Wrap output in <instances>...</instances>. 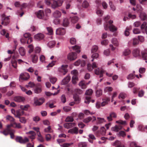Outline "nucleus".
<instances>
[{"label":"nucleus","mask_w":147,"mask_h":147,"mask_svg":"<svg viewBox=\"0 0 147 147\" xmlns=\"http://www.w3.org/2000/svg\"><path fill=\"white\" fill-rule=\"evenodd\" d=\"M63 2L62 0H57V1H53L51 3V7L52 8L55 9L56 8L61 6ZM45 3L47 5H50L51 3L50 0H46Z\"/></svg>","instance_id":"obj_1"},{"label":"nucleus","mask_w":147,"mask_h":147,"mask_svg":"<svg viewBox=\"0 0 147 147\" xmlns=\"http://www.w3.org/2000/svg\"><path fill=\"white\" fill-rule=\"evenodd\" d=\"M113 23V21L111 20H109L108 22H106L104 24V27L105 30H107L109 29L112 32H114L117 31V28L112 24Z\"/></svg>","instance_id":"obj_2"},{"label":"nucleus","mask_w":147,"mask_h":147,"mask_svg":"<svg viewBox=\"0 0 147 147\" xmlns=\"http://www.w3.org/2000/svg\"><path fill=\"white\" fill-rule=\"evenodd\" d=\"M15 140L16 142L22 144H25L29 142V140L27 138L25 137L23 138L21 136H16Z\"/></svg>","instance_id":"obj_3"},{"label":"nucleus","mask_w":147,"mask_h":147,"mask_svg":"<svg viewBox=\"0 0 147 147\" xmlns=\"http://www.w3.org/2000/svg\"><path fill=\"white\" fill-rule=\"evenodd\" d=\"M71 73L73 75L72 79V83L74 84H75L78 80V78L77 77V71L76 70H74L71 71Z\"/></svg>","instance_id":"obj_4"},{"label":"nucleus","mask_w":147,"mask_h":147,"mask_svg":"<svg viewBox=\"0 0 147 147\" xmlns=\"http://www.w3.org/2000/svg\"><path fill=\"white\" fill-rule=\"evenodd\" d=\"M1 24L5 26L8 25L10 21L8 17H6L4 14H3L1 16Z\"/></svg>","instance_id":"obj_5"},{"label":"nucleus","mask_w":147,"mask_h":147,"mask_svg":"<svg viewBox=\"0 0 147 147\" xmlns=\"http://www.w3.org/2000/svg\"><path fill=\"white\" fill-rule=\"evenodd\" d=\"M77 53L74 52L69 53L67 56V59L70 61L75 60L77 58Z\"/></svg>","instance_id":"obj_6"},{"label":"nucleus","mask_w":147,"mask_h":147,"mask_svg":"<svg viewBox=\"0 0 147 147\" xmlns=\"http://www.w3.org/2000/svg\"><path fill=\"white\" fill-rule=\"evenodd\" d=\"M68 65H63L61 68L58 69L59 71L63 75H65L68 71L67 68Z\"/></svg>","instance_id":"obj_7"},{"label":"nucleus","mask_w":147,"mask_h":147,"mask_svg":"<svg viewBox=\"0 0 147 147\" xmlns=\"http://www.w3.org/2000/svg\"><path fill=\"white\" fill-rule=\"evenodd\" d=\"M34 103L36 105H40L44 102L43 98H40L38 99L37 97H35L34 98Z\"/></svg>","instance_id":"obj_8"},{"label":"nucleus","mask_w":147,"mask_h":147,"mask_svg":"<svg viewBox=\"0 0 147 147\" xmlns=\"http://www.w3.org/2000/svg\"><path fill=\"white\" fill-rule=\"evenodd\" d=\"M30 77V75L28 73H25L21 74L20 76V80L21 79L22 80H26L28 79Z\"/></svg>","instance_id":"obj_9"},{"label":"nucleus","mask_w":147,"mask_h":147,"mask_svg":"<svg viewBox=\"0 0 147 147\" xmlns=\"http://www.w3.org/2000/svg\"><path fill=\"white\" fill-rule=\"evenodd\" d=\"M12 125H7V128L4 130L3 132V134L5 135H7L9 134L12 129L11 128Z\"/></svg>","instance_id":"obj_10"},{"label":"nucleus","mask_w":147,"mask_h":147,"mask_svg":"<svg viewBox=\"0 0 147 147\" xmlns=\"http://www.w3.org/2000/svg\"><path fill=\"white\" fill-rule=\"evenodd\" d=\"M104 71L103 70H100L99 68H98L95 70V74L99 76L100 78L102 77L103 76V74L104 73Z\"/></svg>","instance_id":"obj_11"},{"label":"nucleus","mask_w":147,"mask_h":147,"mask_svg":"<svg viewBox=\"0 0 147 147\" xmlns=\"http://www.w3.org/2000/svg\"><path fill=\"white\" fill-rule=\"evenodd\" d=\"M14 100L15 101L17 102H21L24 101L25 98L23 97L17 96L14 98Z\"/></svg>","instance_id":"obj_12"},{"label":"nucleus","mask_w":147,"mask_h":147,"mask_svg":"<svg viewBox=\"0 0 147 147\" xmlns=\"http://www.w3.org/2000/svg\"><path fill=\"white\" fill-rule=\"evenodd\" d=\"M116 117V114L114 112H111L110 113L109 116L107 117V119L109 121H112L113 118H115Z\"/></svg>","instance_id":"obj_13"},{"label":"nucleus","mask_w":147,"mask_h":147,"mask_svg":"<svg viewBox=\"0 0 147 147\" xmlns=\"http://www.w3.org/2000/svg\"><path fill=\"white\" fill-rule=\"evenodd\" d=\"M36 14L37 17L39 19H42L44 16V13L43 11L40 10L38 12L36 13Z\"/></svg>","instance_id":"obj_14"},{"label":"nucleus","mask_w":147,"mask_h":147,"mask_svg":"<svg viewBox=\"0 0 147 147\" xmlns=\"http://www.w3.org/2000/svg\"><path fill=\"white\" fill-rule=\"evenodd\" d=\"M65 31L63 28H60L57 29L56 34L60 35H63L65 34Z\"/></svg>","instance_id":"obj_15"},{"label":"nucleus","mask_w":147,"mask_h":147,"mask_svg":"<svg viewBox=\"0 0 147 147\" xmlns=\"http://www.w3.org/2000/svg\"><path fill=\"white\" fill-rule=\"evenodd\" d=\"M24 112L23 111L21 110H19L17 111L16 113L15 114V115L16 117L20 118V116L24 115Z\"/></svg>","instance_id":"obj_16"},{"label":"nucleus","mask_w":147,"mask_h":147,"mask_svg":"<svg viewBox=\"0 0 147 147\" xmlns=\"http://www.w3.org/2000/svg\"><path fill=\"white\" fill-rule=\"evenodd\" d=\"M139 43V40L136 38H134L133 39L129 41L128 44L130 45L132 44L133 45H135L138 44Z\"/></svg>","instance_id":"obj_17"},{"label":"nucleus","mask_w":147,"mask_h":147,"mask_svg":"<svg viewBox=\"0 0 147 147\" xmlns=\"http://www.w3.org/2000/svg\"><path fill=\"white\" fill-rule=\"evenodd\" d=\"M41 87V85L40 84H37L34 90L35 92L37 94L40 93L42 91Z\"/></svg>","instance_id":"obj_18"},{"label":"nucleus","mask_w":147,"mask_h":147,"mask_svg":"<svg viewBox=\"0 0 147 147\" xmlns=\"http://www.w3.org/2000/svg\"><path fill=\"white\" fill-rule=\"evenodd\" d=\"M90 82L88 83L84 81H81L80 82L79 84V85L81 87L82 89H85L86 88V85L90 83Z\"/></svg>","instance_id":"obj_19"},{"label":"nucleus","mask_w":147,"mask_h":147,"mask_svg":"<svg viewBox=\"0 0 147 147\" xmlns=\"http://www.w3.org/2000/svg\"><path fill=\"white\" fill-rule=\"evenodd\" d=\"M70 80V77L69 76H67L64 78L62 80L61 84L62 85L67 84L69 81Z\"/></svg>","instance_id":"obj_20"},{"label":"nucleus","mask_w":147,"mask_h":147,"mask_svg":"<svg viewBox=\"0 0 147 147\" xmlns=\"http://www.w3.org/2000/svg\"><path fill=\"white\" fill-rule=\"evenodd\" d=\"M26 134H30V136H28V137L32 139H34L35 138V136L36 135V134L35 132L33 131H30L29 132H27Z\"/></svg>","instance_id":"obj_21"},{"label":"nucleus","mask_w":147,"mask_h":147,"mask_svg":"<svg viewBox=\"0 0 147 147\" xmlns=\"http://www.w3.org/2000/svg\"><path fill=\"white\" fill-rule=\"evenodd\" d=\"M75 126V123H66L64 124L65 128L69 129Z\"/></svg>","instance_id":"obj_22"},{"label":"nucleus","mask_w":147,"mask_h":147,"mask_svg":"<svg viewBox=\"0 0 147 147\" xmlns=\"http://www.w3.org/2000/svg\"><path fill=\"white\" fill-rule=\"evenodd\" d=\"M97 66L96 63L95 62H93L92 63V65L89 64L87 65V69L89 71H92L94 68L96 67Z\"/></svg>","instance_id":"obj_23"},{"label":"nucleus","mask_w":147,"mask_h":147,"mask_svg":"<svg viewBox=\"0 0 147 147\" xmlns=\"http://www.w3.org/2000/svg\"><path fill=\"white\" fill-rule=\"evenodd\" d=\"M44 37V35L43 34L38 33L35 36L34 38L38 40H40L43 39Z\"/></svg>","instance_id":"obj_24"},{"label":"nucleus","mask_w":147,"mask_h":147,"mask_svg":"<svg viewBox=\"0 0 147 147\" xmlns=\"http://www.w3.org/2000/svg\"><path fill=\"white\" fill-rule=\"evenodd\" d=\"M133 55L135 57H137L140 56V52L139 50L138 49H134L132 52Z\"/></svg>","instance_id":"obj_25"},{"label":"nucleus","mask_w":147,"mask_h":147,"mask_svg":"<svg viewBox=\"0 0 147 147\" xmlns=\"http://www.w3.org/2000/svg\"><path fill=\"white\" fill-rule=\"evenodd\" d=\"M32 60L33 63H36L37 62L38 60V57L35 54H32L31 55Z\"/></svg>","instance_id":"obj_26"},{"label":"nucleus","mask_w":147,"mask_h":147,"mask_svg":"<svg viewBox=\"0 0 147 147\" xmlns=\"http://www.w3.org/2000/svg\"><path fill=\"white\" fill-rule=\"evenodd\" d=\"M61 12L58 10L55 11L53 13V16L55 18H60L61 16Z\"/></svg>","instance_id":"obj_27"},{"label":"nucleus","mask_w":147,"mask_h":147,"mask_svg":"<svg viewBox=\"0 0 147 147\" xmlns=\"http://www.w3.org/2000/svg\"><path fill=\"white\" fill-rule=\"evenodd\" d=\"M68 133H70L71 134H77L78 133V129L76 127L69 129L68 131Z\"/></svg>","instance_id":"obj_28"},{"label":"nucleus","mask_w":147,"mask_h":147,"mask_svg":"<svg viewBox=\"0 0 147 147\" xmlns=\"http://www.w3.org/2000/svg\"><path fill=\"white\" fill-rule=\"evenodd\" d=\"M73 98L76 103H78L80 102V98L79 97V96L78 94H74L73 96Z\"/></svg>","instance_id":"obj_29"},{"label":"nucleus","mask_w":147,"mask_h":147,"mask_svg":"<svg viewBox=\"0 0 147 147\" xmlns=\"http://www.w3.org/2000/svg\"><path fill=\"white\" fill-rule=\"evenodd\" d=\"M110 100V98L108 97H106L105 99H103V102L101 104L102 106H104L105 105L108 104V102Z\"/></svg>","instance_id":"obj_30"},{"label":"nucleus","mask_w":147,"mask_h":147,"mask_svg":"<svg viewBox=\"0 0 147 147\" xmlns=\"http://www.w3.org/2000/svg\"><path fill=\"white\" fill-rule=\"evenodd\" d=\"M91 97L90 96H86L85 97V102L87 104H89L90 102L93 103L94 102V100H91Z\"/></svg>","instance_id":"obj_31"},{"label":"nucleus","mask_w":147,"mask_h":147,"mask_svg":"<svg viewBox=\"0 0 147 147\" xmlns=\"http://www.w3.org/2000/svg\"><path fill=\"white\" fill-rule=\"evenodd\" d=\"M6 120L9 121L11 122V124L13 123L15 121V119L13 118L11 116L8 115L6 117Z\"/></svg>","instance_id":"obj_32"},{"label":"nucleus","mask_w":147,"mask_h":147,"mask_svg":"<svg viewBox=\"0 0 147 147\" xmlns=\"http://www.w3.org/2000/svg\"><path fill=\"white\" fill-rule=\"evenodd\" d=\"M19 52L22 56H24L25 54V51L24 48L22 47H21L19 49Z\"/></svg>","instance_id":"obj_33"},{"label":"nucleus","mask_w":147,"mask_h":147,"mask_svg":"<svg viewBox=\"0 0 147 147\" xmlns=\"http://www.w3.org/2000/svg\"><path fill=\"white\" fill-rule=\"evenodd\" d=\"M10 125H12L11 127L18 128H21L22 127L20 124V123H17L15 122L13 123L10 124Z\"/></svg>","instance_id":"obj_34"},{"label":"nucleus","mask_w":147,"mask_h":147,"mask_svg":"<svg viewBox=\"0 0 147 147\" xmlns=\"http://www.w3.org/2000/svg\"><path fill=\"white\" fill-rule=\"evenodd\" d=\"M78 18L77 16H74L71 17V21L73 23H75L77 22L78 21Z\"/></svg>","instance_id":"obj_35"},{"label":"nucleus","mask_w":147,"mask_h":147,"mask_svg":"<svg viewBox=\"0 0 147 147\" xmlns=\"http://www.w3.org/2000/svg\"><path fill=\"white\" fill-rule=\"evenodd\" d=\"M139 16L141 19L142 20H145L146 18L145 13L143 12H140Z\"/></svg>","instance_id":"obj_36"},{"label":"nucleus","mask_w":147,"mask_h":147,"mask_svg":"<svg viewBox=\"0 0 147 147\" xmlns=\"http://www.w3.org/2000/svg\"><path fill=\"white\" fill-rule=\"evenodd\" d=\"M119 125H115L114 127L111 128V130L115 132H117L119 130Z\"/></svg>","instance_id":"obj_37"},{"label":"nucleus","mask_w":147,"mask_h":147,"mask_svg":"<svg viewBox=\"0 0 147 147\" xmlns=\"http://www.w3.org/2000/svg\"><path fill=\"white\" fill-rule=\"evenodd\" d=\"M74 50H75L77 53H79L80 52V47L77 45L72 47Z\"/></svg>","instance_id":"obj_38"},{"label":"nucleus","mask_w":147,"mask_h":147,"mask_svg":"<svg viewBox=\"0 0 147 147\" xmlns=\"http://www.w3.org/2000/svg\"><path fill=\"white\" fill-rule=\"evenodd\" d=\"M69 22L68 20L66 18H65L63 19V25L64 26H67L69 25Z\"/></svg>","instance_id":"obj_39"},{"label":"nucleus","mask_w":147,"mask_h":147,"mask_svg":"<svg viewBox=\"0 0 147 147\" xmlns=\"http://www.w3.org/2000/svg\"><path fill=\"white\" fill-rule=\"evenodd\" d=\"M1 35H5L6 38H8L9 36V34L8 33H6V31L5 29L2 30L1 32Z\"/></svg>","instance_id":"obj_40"},{"label":"nucleus","mask_w":147,"mask_h":147,"mask_svg":"<svg viewBox=\"0 0 147 147\" xmlns=\"http://www.w3.org/2000/svg\"><path fill=\"white\" fill-rule=\"evenodd\" d=\"M131 53V51L129 49H126L123 52V55L126 56L129 55Z\"/></svg>","instance_id":"obj_41"},{"label":"nucleus","mask_w":147,"mask_h":147,"mask_svg":"<svg viewBox=\"0 0 147 147\" xmlns=\"http://www.w3.org/2000/svg\"><path fill=\"white\" fill-rule=\"evenodd\" d=\"M29 107V106L28 105H20V108L23 111V110L27 111L28 108Z\"/></svg>","instance_id":"obj_42"},{"label":"nucleus","mask_w":147,"mask_h":147,"mask_svg":"<svg viewBox=\"0 0 147 147\" xmlns=\"http://www.w3.org/2000/svg\"><path fill=\"white\" fill-rule=\"evenodd\" d=\"M55 44V42L54 41H50L48 43V46L50 47V48H52L53 47Z\"/></svg>","instance_id":"obj_43"},{"label":"nucleus","mask_w":147,"mask_h":147,"mask_svg":"<svg viewBox=\"0 0 147 147\" xmlns=\"http://www.w3.org/2000/svg\"><path fill=\"white\" fill-rule=\"evenodd\" d=\"M44 131L47 133H51L53 132V130L51 128L50 126H49L47 128L44 129Z\"/></svg>","instance_id":"obj_44"},{"label":"nucleus","mask_w":147,"mask_h":147,"mask_svg":"<svg viewBox=\"0 0 147 147\" xmlns=\"http://www.w3.org/2000/svg\"><path fill=\"white\" fill-rule=\"evenodd\" d=\"M50 82L52 84H54L57 81V78L55 77H51L49 78Z\"/></svg>","instance_id":"obj_45"},{"label":"nucleus","mask_w":147,"mask_h":147,"mask_svg":"<svg viewBox=\"0 0 147 147\" xmlns=\"http://www.w3.org/2000/svg\"><path fill=\"white\" fill-rule=\"evenodd\" d=\"M112 43L115 46H117L118 45V42L117 41V40L116 38H113L112 40Z\"/></svg>","instance_id":"obj_46"},{"label":"nucleus","mask_w":147,"mask_h":147,"mask_svg":"<svg viewBox=\"0 0 147 147\" xmlns=\"http://www.w3.org/2000/svg\"><path fill=\"white\" fill-rule=\"evenodd\" d=\"M93 92L92 89H89L86 92L85 94L86 95L90 96L92 94Z\"/></svg>","instance_id":"obj_47"},{"label":"nucleus","mask_w":147,"mask_h":147,"mask_svg":"<svg viewBox=\"0 0 147 147\" xmlns=\"http://www.w3.org/2000/svg\"><path fill=\"white\" fill-rule=\"evenodd\" d=\"M102 90L101 89H98L97 90L96 92V96L97 97H99L102 95Z\"/></svg>","instance_id":"obj_48"},{"label":"nucleus","mask_w":147,"mask_h":147,"mask_svg":"<svg viewBox=\"0 0 147 147\" xmlns=\"http://www.w3.org/2000/svg\"><path fill=\"white\" fill-rule=\"evenodd\" d=\"M131 29V27L130 26H129V27L128 28H126V30L124 32L126 36H128L129 35V30H130Z\"/></svg>","instance_id":"obj_49"},{"label":"nucleus","mask_w":147,"mask_h":147,"mask_svg":"<svg viewBox=\"0 0 147 147\" xmlns=\"http://www.w3.org/2000/svg\"><path fill=\"white\" fill-rule=\"evenodd\" d=\"M98 49V46L96 45H94L93 46L92 50L91 52L92 53H93L96 52Z\"/></svg>","instance_id":"obj_50"},{"label":"nucleus","mask_w":147,"mask_h":147,"mask_svg":"<svg viewBox=\"0 0 147 147\" xmlns=\"http://www.w3.org/2000/svg\"><path fill=\"white\" fill-rule=\"evenodd\" d=\"M113 90V88L111 87H107L105 88L104 89L105 92H111Z\"/></svg>","instance_id":"obj_51"},{"label":"nucleus","mask_w":147,"mask_h":147,"mask_svg":"<svg viewBox=\"0 0 147 147\" xmlns=\"http://www.w3.org/2000/svg\"><path fill=\"white\" fill-rule=\"evenodd\" d=\"M112 145L115 147H119V141L118 140L116 141L113 143Z\"/></svg>","instance_id":"obj_52"},{"label":"nucleus","mask_w":147,"mask_h":147,"mask_svg":"<svg viewBox=\"0 0 147 147\" xmlns=\"http://www.w3.org/2000/svg\"><path fill=\"white\" fill-rule=\"evenodd\" d=\"M98 56L99 55L98 53H94L91 56V57L92 58L91 61H93L94 59L97 58Z\"/></svg>","instance_id":"obj_53"},{"label":"nucleus","mask_w":147,"mask_h":147,"mask_svg":"<svg viewBox=\"0 0 147 147\" xmlns=\"http://www.w3.org/2000/svg\"><path fill=\"white\" fill-rule=\"evenodd\" d=\"M92 119V118L91 117H88L83 120V122L86 123H87L90 122L91 120Z\"/></svg>","instance_id":"obj_54"},{"label":"nucleus","mask_w":147,"mask_h":147,"mask_svg":"<svg viewBox=\"0 0 147 147\" xmlns=\"http://www.w3.org/2000/svg\"><path fill=\"white\" fill-rule=\"evenodd\" d=\"M79 147H86L87 146V144L85 142H81L78 144Z\"/></svg>","instance_id":"obj_55"},{"label":"nucleus","mask_w":147,"mask_h":147,"mask_svg":"<svg viewBox=\"0 0 147 147\" xmlns=\"http://www.w3.org/2000/svg\"><path fill=\"white\" fill-rule=\"evenodd\" d=\"M11 63L12 66L15 68H17V61L14 59L12 60L11 61Z\"/></svg>","instance_id":"obj_56"},{"label":"nucleus","mask_w":147,"mask_h":147,"mask_svg":"<svg viewBox=\"0 0 147 147\" xmlns=\"http://www.w3.org/2000/svg\"><path fill=\"white\" fill-rule=\"evenodd\" d=\"M73 144V143H65L63 144V145L61 146L62 147H70V146Z\"/></svg>","instance_id":"obj_57"},{"label":"nucleus","mask_w":147,"mask_h":147,"mask_svg":"<svg viewBox=\"0 0 147 147\" xmlns=\"http://www.w3.org/2000/svg\"><path fill=\"white\" fill-rule=\"evenodd\" d=\"M133 32L134 34H138L140 33V31L138 28H136L133 29Z\"/></svg>","instance_id":"obj_58"},{"label":"nucleus","mask_w":147,"mask_h":147,"mask_svg":"<svg viewBox=\"0 0 147 147\" xmlns=\"http://www.w3.org/2000/svg\"><path fill=\"white\" fill-rule=\"evenodd\" d=\"M84 112V113L86 115H88L90 114H91V115H92L94 114V113H93L92 112L91 113L89 111L87 110H85Z\"/></svg>","instance_id":"obj_59"},{"label":"nucleus","mask_w":147,"mask_h":147,"mask_svg":"<svg viewBox=\"0 0 147 147\" xmlns=\"http://www.w3.org/2000/svg\"><path fill=\"white\" fill-rule=\"evenodd\" d=\"M73 118L71 117H67L65 119V121L67 122H73Z\"/></svg>","instance_id":"obj_60"},{"label":"nucleus","mask_w":147,"mask_h":147,"mask_svg":"<svg viewBox=\"0 0 147 147\" xmlns=\"http://www.w3.org/2000/svg\"><path fill=\"white\" fill-rule=\"evenodd\" d=\"M30 36L31 34H30L28 33H26L24 34L23 37H24V38H26L27 40V39H28L30 37Z\"/></svg>","instance_id":"obj_61"},{"label":"nucleus","mask_w":147,"mask_h":147,"mask_svg":"<svg viewBox=\"0 0 147 147\" xmlns=\"http://www.w3.org/2000/svg\"><path fill=\"white\" fill-rule=\"evenodd\" d=\"M98 119L97 123H103L105 121V119L103 118L100 117H98L97 118Z\"/></svg>","instance_id":"obj_62"},{"label":"nucleus","mask_w":147,"mask_h":147,"mask_svg":"<svg viewBox=\"0 0 147 147\" xmlns=\"http://www.w3.org/2000/svg\"><path fill=\"white\" fill-rule=\"evenodd\" d=\"M142 59L144 60H146L145 62H147L146 60H147V53H143L142 54Z\"/></svg>","instance_id":"obj_63"},{"label":"nucleus","mask_w":147,"mask_h":147,"mask_svg":"<svg viewBox=\"0 0 147 147\" xmlns=\"http://www.w3.org/2000/svg\"><path fill=\"white\" fill-rule=\"evenodd\" d=\"M89 5V4L88 2L86 1H84L83 2L82 4V6L84 8H87Z\"/></svg>","instance_id":"obj_64"}]
</instances>
